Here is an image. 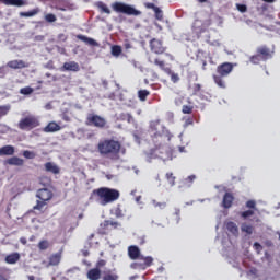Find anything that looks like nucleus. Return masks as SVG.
<instances>
[{"label": "nucleus", "instance_id": "f257e3e1", "mask_svg": "<svg viewBox=\"0 0 280 280\" xmlns=\"http://www.w3.org/2000/svg\"><path fill=\"white\" fill-rule=\"evenodd\" d=\"M97 150L101 156L109 159V161H119L121 159V142L114 139H105L100 141L97 144Z\"/></svg>", "mask_w": 280, "mask_h": 280}, {"label": "nucleus", "instance_id": "f03ea898", "mask_svg": "<svg viewBox=\"0 0 280 280\" xmlns=\"http://www.w3.org/2000/svg\"><path fill=\"white\" fill-rule=\"evenodd\" d=\"M92 196H96L100 200V205L106 207V205H110V202H115V200H119V190L108 188V187H101L94 189L92 191Z\"/></svg>", "mask_w": 280, "mask_h": 280}, {"label": "nucleus", "instance_id": "7ed1b4c3", "mask_svg": "<svg viewBox=\"0 0 280 280\" xmlns=\"http://www.w3.org/2000/svg\"><path fill=\"white\" fill-rule=\"evenodd\" d=\"M233 71V63L231 62H223L217 67V74H213V81L219 89H226V78Z\"/></svg>", "mask_w": 280, "mask_h": 280}, {"label": "nucleus", "instance_id": "20e7f679", "mask_svg": "<svg viewBox=\"0 0 280 280\" xmlns=\"http://www.w3.org/2000/svg\"><path fill=\"white\" fill-rule=\"evenodd\" d=\"M275 56V50L270 49L267 45H261L256 48V54L249 57L252 65H259L260 62H267Z\"/></svg>", "mask_w": 280, "mask_h": 280}, {"label": "nucleus", "instance_id": "39448f33", "mask_svg": "<svg viewBox=\"0 0 280 280\" xmlns=\"http://www.w3.org/2000/svg\"><path fill=\"white\" fill-rule=\"evenodd\" d=\"M112 8L114 12H117L118 14H127V16H141V11L124 2H114Z\"/></svg>", "mask_w": 280, "mask_h": 280}, {"label": "nucleus", "instance_id": "423d86ee", "mask_svg": "<svg viewBox=\"0 0 280 280\" xmlns=\"http://www.w3.org/2000/svg\"><path fill=\"white\" fill-rule=\"evenodd\" d=\"M38 126H40V120L34 115L22 118L18 124L20 130H34V128H38Z\"/></svg>", "mask_w": 280, "mask_h": 280}, {"label": "nucleus", "instance_id": "0eeeda50", "mask_svg": "<svg viewBox=\"0 0 280 280\" xmlns=\"http://www.w3.org/2000/svg\"><path fill=\"white\" fill-rule=\"evenodd\" d=\"M153 261H154V258H152V256L144 257V256L140 255L137 258V261L131 264V268L133 270H145V269L150 268V266H152Z\"/></svg>", "mask_w": 280, "mask_h": 280}, {"label": "nucleus", "instance_id": "6e6552de", "mask_svg": "<svg viewBox=\"0 0 280 280\" xmlns=\"http://www.w3.org/2000/svg\"><path fill=\"white\" fill-rule=\"evenodd\" d=\"M151 154L158 159H162V161H167V159L172 156V151H170V147L167 144H160L155 145V148L151 150Z\"/></svg>", "mask_w": 280, "mask_h": 280}, {"label": "nucleus", "instance_id": "1a4fd4ad", "mask_svg": "<svg viewBox=\"0 0 280 280\" xmlns=\"http://www.w3.org/2000/svg\"><path fill=\"white\" fill-rule=\"evenodd\" d=\"M119 226H121V223L117 221L105 220L103 223H101V229L98 230V233L101 235H108L110 231L119 229Z\"/></svg>", "mask_w": 280, "mask_h": 280}, {"label": "nucleus", "instance_id": "9d476101", "mask_svg": "<svg viewBox=\"0 0 280 280\" xmlns=\"http://www.w3.org/2000/svg\"><path fill=\"white\" fill-rule=\"evenodd\" d=\"M86 120L88 126H94L95 128H106V118L100 115H89Z\"/></svg>", "mask_w": 280, "mask_h": 280}, {"label": "nucleus", "instance_id": "9b49d317", "mask_svg": "<svg viewBox=\"0 0 280 280\" xmlns=\"http://www.w3.org/2000/svg\"><path fill=\"white\" fill-rule=\"evenodd\" d=\"M149 47L153 54L158 55L165 54V51L167 50V47L163 46V40L158 38H152L149 42Z\"/></svg>", "mask_w": 280, "mask_h": 280}, {"label": "nucleus", "instance_id": "f8f14e48", "mask_svg": "<svg viewBox=\"0 0 280 280\" xmlns=\"http://www.w3.org/2000/svg\"><path fill=\"white\" fill-rule=\"evenodd\" d=\"M256 12L260 16H270L275 12V5L268 3H258L256 7Z\"/></svg>", "mask_w": 280, "mask_h": 280}, {"label": "nucleus", "instance_id": "ddd939ff", "mask_svg": "<svg viewBox=\"0 0 280 280\" xmlns=\"http://www.w3.org/2000/svg\"><path fill=\"white\" fill-rule=\"evenodd\" d=\"M151 139L155 145H164L165 139H167V136L165 135V131H156L152 130Z\"/></svg>", "mask_w": 280, "mask_h": 280}, {"label": "nucleus", "instance_id": "4468645a", "mask_svg": "<svg viewBox=\"0 0 280 280\" xmlns=\"http://www.w3.org/2000/svg\"><path fill=\"white\" fill-rule=\"evenodd\" d=\"M36 196L39 198V200L49 202V200H51L54 198V192H51V190H49L48 188H40L37 191Z\"/></svg>", "mask_w": 280, "mask_h": 280}, {"label": "nucleus", "instance_id": "2eb2a0df", "mask_svg": "<svg viewBox=\"0 0 280 280\" xmlns=\"http://www.w3.org/2000/svg\"><path fill=\"white\" fill-rule=\"evenodd\" d=\"M7 67H9V69H27V67H30V63L21 59H15V60L9 61L7 63Z\"/></svg>", "mask_w": 280, "mask_h": 280}, {"label": "nucleus", "instance_id": "dca6fc26", "mask_svg": "<svg viewBox=\"0 0 280 280\" xmlns=\"http://www.w3.org/2000/svg\"><path fill=\"white\" fill-rule=\"evenodd\" d=\"M60 261H62V250L48 257V266H59Z\"/></svg>", "mask_w": 280, "mask_h": 280}, {"label": "nucleus", "instance_id": "f3484780", "mask_svg": "<svg viewBox=\"0 0 280 280\" xmlns=\"http://www.w3.org/2000/svg\"><path fill=\"white\" fill-rule=\"evenodd\" d=\"M77 38L78 40L85 43V45H89L90 47H100V43H97V40L88 37L86 35H77Z\"/></svg>", "mask_w": 280, "mask_h": 280}, {"label": "nucleus", "instance_id": "a211bd4d", "mask_svg": "<svg viewBox=\"0 0 280 280\" xmlns=\"http://www.w3.org/2000/svg\"><path fill=\"white\" fill-rule=\"evenodd\" d=\"M86 277L89 280H101L102 279V270L94 267L88 271Z\"/></svg>", "mask_w": 280, "mask_h": 280}, {"label": "nucleus", "instance_id": "6ab92c4d", "mask_svg": "<svg viewBox=\"0 0 280 280\" xmlns=\"http://www.w3.org/2000/svg\"><path fill=\"white\" fill-rule=\"evenodd\" d=\"M233 200H235V197L231 192H225L223 196V207L224 209H231L233 207Z\"/></svg>", "mask_w": 280, "mask_h": 280}, {"label": "nucleus", "instance_id": "aec40b11", "mask_svg": "<svg viewBox=\"0 0 280 280\" xmlns=\"http://www.w3.org/2000/svg\"><path fill=\"white\" fill-rule=\"evenodd\" d=\"M62 71H74L78 72L80 71V65L75 61H68L65 62L62 66Z\"/></svg>", "mask_w": 280, "mask_h": 280}, {"label": "nucleus", "instance_id": "412c9836", "mask_svg": "<svg viewBox=\"0 0 280 280\" xmlns=\"http://www.w3.org/2000/svg\"><path fill=\"white\" fill-rule=\"evenodd\" d=\"M14 145H4L0 148V156H14Z\"/></svg>", "mask_w": 280, "mask_h": 280}, {"label": "nucleus", "instance_id": "4be33fe9", "mask_svg": "<svg viewBox=\"0 0 280 280\" xmlns=\"http://www.w3.org/2000/svg\"><path fill=\"white\" fill-rule=\"evenodd\" d=\"M128 255L130 257V259H139V257H141V249H139V247L131 245L128 248Z\"/></svg>", "mask_w": 280, "mask_h": 280}, {"label": "nucleus", "instance_id": "5701e85b", "mask_svg": "<svg viewBox=\"0 0 280 280\" xmlns=\"http://www.w3.org/2000/svg\"><path fill=\"white\" fill-rule=\"evenodd\" d=\"M20 259H21V254H19L18 252H14L12 254L7 255L5 258H4V261H5V264L14 265Z\"/></svg>", "mask_w": 280, "mask_h": 280}, {"label": "nucleus", "instance_id": "b1692460", "mask_svg": "<svg viewBox=\"0 0 280 280\" xmlns=\"http://www.w3.org/2000/svg\"><path fill=\"white\" fill-rule=\"evenodd\" d=\"M226 230L232 233V235H234L235 237H237L240 235V229L237 228V224L233 221H229L225 224Z\"/></svg>", "mask_w": 280, "mask_h": 280}, {"label": "nucleus", "instance_id": "393cba45", "mask_svg": "<svg viewBox=\"0 0 280 280\" xmlns=\"http://www.w3.org/2000/svg\"><path fill=\"white\" fill-rule=\"evenodd\" d=\"M59 130H62V127H60V125H58L56 121H50L44 128V132H59Z\"/></svg>", "mask_w": 280, "mask_h": 280}, {"label": "nucleus", "instance_id": "a878e982", "mask_svg": "<svg viewBox=\"0 0 280 280\" xmlns=\"http://www.w3.org/2000/svg\"><path fill=\"white\" fill-rule=\"evenodd\" d=\"M8 165H15L16 167H23L25 161L19 156H12L7 161Z\"/></svg>", "mask_w": 280, "mask_h": 280}, {"label": "nucleus", "instance_id": "bb28decb", "mask_svg": "<svg viewBox=\"0 0 280 280\" xmlns=\"http://www.w3.org/2000/svg\"><path fill=\"white\" fill-rule=\"evenodd\" d=\"M95 7L97 8V10L101 12V14H110V9L108 8V5L106 3H104L103 1H97L95 3Z\"/></svg>", "mask_w": 280, "mask_h": 280}, {"label": "nucleus", "instance_id": "cd10ccee", "mask_svg": "<svg viewBox=\"0 0 280 280\" xmlns=\"http://www.w3.org/2000/svg\"><path fill=\"white\" fill-rule=\"evenodd\" d=\"M164 73H166L167 75L171 77V81L176 84V82H178L180 80V77L178 75V73L172 71V68H166L164 69Z\"/></svg>", "mask_w": 280, "mask_h": 280}, {"label": "nucleus", "instance_id": "c85d7f7f", "mask_svg": "<svg viewBox=\"0 0 280 280\" xmlns=\"http://www.w3.org/2000/svg\"><path fill=\"white\" fill-rule=\"evenodd\" d=\"M4 5H15L16 8H21L25 5V1L23 0H0Z\"/></svg>", "mask_w": 280, "mask_h": 280}, {"label": "nucleus", "instance_id": "c756f323", "mask_svg": "<svg viewBox=\"0 0 280 280\" xmlns=\"http://www.w3.org/2000/svg\"><path fill=\"white\" fill-rule=\"evenodd\" d=\"M45 170L46 172H51L52 174H60V168L51 162H47L45 164Z\"/></svg>", "mask_w": 280, "mask_h": 280}, {"label": "nucleus", "instance_id": "7c9ffc66", "mask_svg": "<svg viewBox=\"0 0 280 280\" xmlns=\"http://www.w3.org/2000/svg\"><path fill=\"white\" fill-rule=\"evenodd\" d=\"M241 231L243 233H246L247 235H253V233L255 231V226H253V225H250L248 223H242Z\"/></svg>", "mask_w": 280, "mask_h": 280}, {"label": "nucleus", "instance_id": "2f4dec72", "mask_svg": "<svg viewBox=\"0 0 280 280\" xmlns=\"http://www.w3.org/2000/svg\"><path fill=\"white\" fill-rule=\"evenodd\" d=\"M39 12H40V9L36 8L27 12H20V16L24 19H30L32 16H36V14H38Z\"/></svg>", "mask_w": 280, "mask_h": 280}, {"label": "nucleus", "instance_id": "473e14b6", "mask_svg": "<svg viewBox=\"0 0 280 280\" xmlns=\"http://www.w3.org/2000/svg\"><path fill=\"white\" fill-rule=\"evenodd\" d=\"M103 280H119V276L112 270L104 271Z\"/></svg>", "mask_w": 280, "mask_h": 280}, {"label": "nucleus", "instance_id": "72a5a7b5", "mask_svg": "<svg viewBox=\"0 0 280 280\" xmlns=\"http://www.w3.org/2000/svg\"><path fill=\"white\" fill-rule=\"evenodd\" d=\"M114 215L116 218H126V209L121 208V205H118L115 209H114Z\"/></svg>", "mask_w": 280, "mask_h": 280}, {"label": "nucleus", "instance_id": "f704fd0d", "mask_svg": "<svg viewBox=\"0 0 280 280\" xmlns=\"http://www.w3.org/2000/svg\"><path fill=\"white\" fill-rule=\"evenodd\" d=\"M150 95V91L148 90H139L138 91V98L140 102H145Z\"/></svg>", "mask_w": 280, "mask_h": 280}, {"label": "nucleus", "instance_id": "c9c22d12", "mask_svg": "<svg viewBox=\"0 0 280 280\" xmlns=\"http://www.w3.org/2000/svg\"><path fill=\"white\" fill-rule=\"evenodd\" d=\"M149 62L155 65L156 67H159V68H160L162 71H164V72H165V69H167V68L165 67V61H163V60H161V59H159V58L154 59L153 61H152V60H149Z\"/></svg>", "mask_w": 280, "mask_h": 280}, {"label": "nucleus", "instance_id": "e433bc0d", "mask_svg": "<svg viewBox=\"0 0 280 280\" xmlns=\"http://www.w3.org/2000/svg\"><path fill=\"white\" fill-rule=\"evenodd\" d=\"M49 246H51V244L47 240H42L37 245L39 250H47Z\"/></svg>", "mask_w": 280, "mask_h": 280}, {"label": "nucleus", "instance_id": "4c0bfd02", "mask_svg": "<svg viewBox=\"0 0 280 280\" xmlns=\"http://www.w3.org/2000/svg\"><path fill=\"white\" fill-rule=\"evenodd\" d=\"M12 107L10 105H0V119L1 117H5V115H8V113H10V109Z\"/></svg>", "mask_w": 280, "mask_h": 280}, {"label": "nucleus", "instance_id": "58836bf2", "mask_svg": "<svg viewBox=\"0 0 280 280\" xmlns=\"http://www.w3.org/2000/svg\"><path fill=\"white\" fill-rule=\"evenodd\" d=\"M240 215L243 220H248V218L255 215V210H245L243 212H240Z\"/></svg>", "mask_w": 280, "mask_h": 280}, {"label": "nucleus", "instance_id": "ea45409f", "mask_svg": "<svg viewBox=\"0 0 280 280\" xmlns=\"http://www.w3.org/2000/svg\"><path fill=\"white\" fill-rule=\"evenodd\" d=\"M47 206V201L45 200H37V203L33 207L35 211H43V208Z\"/></svg>", "mask_w": 280, "mask_h": 280}, {"label": "nucleus", "instance_id": "a19ab883", "mask_svg": "<svg viewBox=\"0 0 280 280\" xmlns=\"http://www.w3.org/2000/svg\"><path fill=\"white\" fill-rule=\"evenodd\" d=\"M245 207L252 211H257V202L255 200L246 201Z\"/></svg>", "mask_w": 280, "mask_h": 280}, {"label": "nucleus", "instance_id": "79ce46f5", "mask_svg": "<svg viewBox=\"0 0 280 280\" xmlns=\"http://www.w3.org/2000/svg\"><path fill=\"white\" fill-rule=\"evenodd\" d=\"M182 113L184 115H191V113H194V106H191V105H184L182 107Z\"/></svg>", "mask_w": 280, "mask_h": 280}, {"label": "nucleus", "instance_id": "37998d69", "mask_svg": "<svg viewBox=\"0 0 280 280\" xmlns=\"http://www.w3.org/2000/svg\"><path fill=\"white\" fill-rule=\"evenodd\" d=\"M166 179L172 187L176 185V177L174 176V173H166Z\"/></svg>", "mask_w": 280, "mask_h": 280}, {"label": "nucleus", "instance_id": "c03bdc74", "mask_svg": "<svg viewBox=\"0 0 280 280\" xmlns=\"http://www.w3.org/2000/svg\"><path fill=\"white\" fill-rule=\"evenodd\" d=\"M112 55L114 56H121V46L119 45H114L112 46Z\"/></svg>", "mask_w": 280, "mask_h": 280}, {"label": "nucleus", "instance_id": "a18cd8bd", "mask_svg": "<svg viewBox=\"0 0 280 280\" xmlns=\"http://www.w3.org/2000/svg\"><path fill=\"white\" fill-rule=\"evenodd\" d=\"M20 93L21 95H32L34 93V89L25 86L20 90Z\"/></svg>", "mask_w": 280, "mask_h": 280}, {"label": "nucleus", "instance_id": "49530a36", "mask_svg": "<svg viewBox=\"0 0 280 280\" xmlns=\"http://www.w3.org/2000/svg\"><path fill=\"white\" fill-rule=\"evenodd\" d=\"M24 159H36V153L34 151L25 150L23 151Z\"/></svg>", "mask_w": 280, "mask_h": 280}, {"label": "nucleus", "instance_id": "de8ad7c7", "mask_svg": "<svg viewBox=\"0 0 280 280\" xmlns=\"http://www.w3.org/2000/svg\"><path fill=\"white\" fill-rule=\"evenodd\" d=\"M45 21H47V23H56L57 18L54 13H48L45 15Z\"/></svg>", "mask_w": 280, "mask_h": 280}, {"label": "nucleus", "instance_id": "09e8293b", "mask_svg": "<svg viewBox=\"0 0 280 280\" xmlns=\"http://www.w3.org/2000/svg\"><path fill=\"white\" fill-rule=\"evenodd\" d=\"M236 10H238V12L244 14V13L248 12V7L246 4L236 3Z\"/></svg>", "mask_w": 280, "mask_h": 280}, {"label": "nucleus", "instance_id": "8fccbe9b", "mask_svg": "<svg viewBox=\"0 0 280 280\" xmlns=\"http://www.w3.org/2000/svg\"><path fill=\"white\" fill-rule=\"evenodd\" d=\"M200 91H202V85H200V83H195L192 88L194 95H200Z\"/></svg>", "mask_w": 280, "mask_h": 280}, {"label": "nucleus", "instance_id": "3c124183", "mask_svg": "<svg viewBox=\"0 0 280 280\" xmlns=\"http://www.w3.org/2000/svg\"><path fill=\"white\" fill-rule=\"evenodd\" d=\"M153 12H155V19L158 21H163V11L159 7Z\"/></svg>", "mask_w": 280, "mask_h": 280}, {"label": "nucleus", "instance_id": "603ef678", "mask_svg": "<svg viewBox=\"0 0 280 280\" xmlns=\"http://www.w3.org/2000/svg\"><path fill=\"white\" fill-rule=\"evenodd\" d=\"M106 260L104 259H100L98 261H96L95 268H97L98 270H102V268L106 267Z\"/></svg>", "mask_w": 280, "mask_h": 280}, {"label": "nucleus", "instance_id": "864d4df0", "mask_svg": "<svg viewBox=\"0 0 280 280\" xmlns=\"http://www.w3.org/2000/svg\"><path fill=\"white\" fill-rule=\"evenodd\" d=\"M144 8H147L148 10H153V12L155 11V9H158L159 7H156L154 3L152 2H147L144 3Z\"/></svg>", "mask_w": 280, "mask_h": 280}, {"label": "nucleus", "instance_id": "5fc2aeb1", "mask_svg": "<svg viewBox=\"0 0 280 280\" xmlns=\"http://www.w3.org/2000/svg\"><path fill=\"white\" fill-rule=\"evenodd\" d=\"M184 126H185V128H187L189 126H194V118L192 117L186 118Z\"/></svg>", "mask_w": 280, "mask_h": 280}, {"label": "nucleus", "instance_id": "6e6d98bb", "mask_svg": "<svg viewBox=\"0 0 280 280\" xmlns=\"http://www.w3.org/2000/svg\"><path fill=\"white\" fill-rule=\"evenodd\" d=\"M254 248L255 250H257V253L264 250V246H261V244H259L258 242L254 243Z\"/></svg>", "mask_w": 280, "mask_h": 280}, {"label": "nucleus", "instance_id": "4d7b16f0", "mask_svg": "<svg viewBox=\"0 0 280 280\" xmlns=\"http://www.w3.org/2000/svg\"><path fill=\"white\" fill-rule=\"evenodd\" d=\"M125 118L127 119L128 124H132V121H135V118L131 114H125Z\"/></svg>", "mask_w": 280, "mask_h": 280}, {"label": "nucleus", "instance_id": "13d9d810", "mask_svg": "<svg viewBox=\"0 0 280 280\" xmlns=\"http://www.w3.org/2000/svg\"><path fill=\"white\" fill-rule=\"evenodd\" d=\"M211 24H212L211 19H208V20H206V21L202 23V27H211Z\"/></svg>", "mask_w": 280, "mask_h": 280}, {"label": "nucleus", "instance_id": "bf43d9fd", "mask_svg": "<svg viewBox=\"0 0 280 280\" xmlns=\"http://www.w3.org/2000/svg\"><path fill=\"white\" fill-rule=\"evenodd\" d=\"M174 215H176L177 222H178V220H180V209L176 208L175 212H174Z\"/></svg>", "mask_w": 280, "mask_h": 280}, {"label": "nucleus", "instance_id": "052dcab7", "mask_svg": "<svg viewBox=\"0 0 280 280\" xmlns=\"http://www.w3.org/2000/svg\"><path fill=\"white\" fill-rule=\"evenodd\" d=\"M71 272H80V268L74 267V268H72V269H69V270L67 271V275H71Z\"/></svg>", "mask_w": 280, "mask_h": 280}, {"label": "nucleus", "instance_id": "680f3d73", "mask_svg": "<svg viewBox=\"0 0 280 280\" xmlns=\"http://www.w3.org/2000/svg\"><path fill=\"white\" fill-rule=\"evenodd\" d=\"M183 100H184V97H177V98H175V104H176V106H180V104H183Z\"/></svg>", "mask_w": 280, "mask_h": 280}, {"label": "nucleus", "instance_id": "e2e57ef3", "mask_svg": "<svg viewBox=\"0 0 280 280\" xmlns=\"http://www.w3.org/2000/svg\"><path fill=\"white\" fill-rule=\"evenodd\" d=\"M125 49H132V44L130 42L126 40L124 44Z\"/></svg>", "mask_w": 280, "mask_h": 280}, {"label": "nucleus", "instance_id": "0e129e2a", "mask_svg": "<svg viewBox=\"0 0 280 280\" xmlns=\"http://www.w3.org/2000/svg\"><path fill=\"white\" fill-rule=\"evenodd\" d=\"M187 180H189V183H194V180H196V175L188 176Z\"/></svg>", "mask_w": 280, "mask_h": 280}, {"label": "nucleus", "instance_id": "69168bd1", "mask_svg": "<svg viewBox=\"0 0 280 280\" xmlns=\"http://www.w3.org/2000/svg\"><path fill=\"white\" fill-rule=\"evenodd\" d=\"M20 242H21V244H23L24 246H25V244H27V240H26L25 237H22V238L20 240Z\"/></svg>", "mask_w": 280, "mask_h": 280}, {"label": "nucleus", "instance_id": "338daca9", "mask_svg": "<svg viewBox=\"0 0 280 280\" xmlns=\"http://www.w3.org/2000/svg\"><path fill=\"white\" fill-rule=\"evenodd\" d=\"M63 121H70L69 116H63Z\"/></svg>", "mask_w": 280, "mask_h": 280}, {"label": "nucleus", "instance_id": "774afa93", "mask_svg": "<svg viewBox=\"0 0 280 280\" xmlns=\"http://www.w3.org/2000/svg\"><path fill=\"white\" fill-rule=\"evenodd\" d=\"M28 280H36V277H34V276H28Z\"/></svg>", "mask_w": 280, "mask_h": 280}]
</instances>
